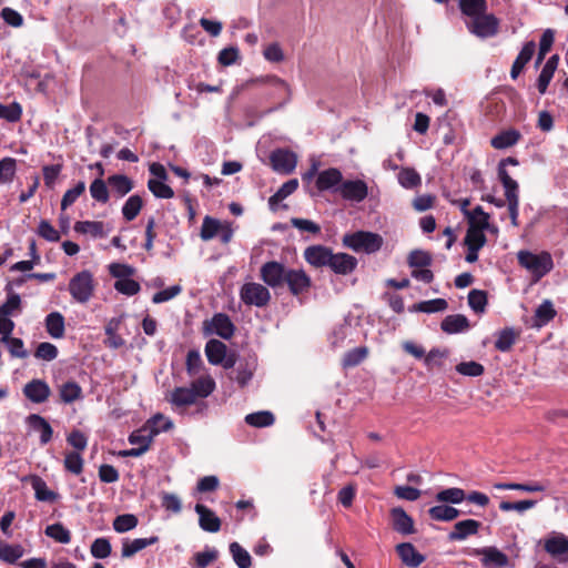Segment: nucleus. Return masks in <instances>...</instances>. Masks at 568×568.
<instances>
[{"label":"nucleus","instance_id":"obj_1","mask_svg":"<svg viewBox=\"0 0 568 568\" xmlns=\"http://www.w3.org/2000/svg\"><path fill=\"white\" fill-rule=\"evenodd\" d=\"M518 264L525 268L534 282L540 281L554 268V260L549 252L534 253L528 250L517 252Z\"/></svg>","mask_w":568,"mask_h":568},{"label":"nucleus","instance_id":"obj_2","mask_svg":"<svg viewBox=\"0 0 568 568\" xmlns=\"http://www.w3.org/2000/svg\"><path fill=\"white\" fill-rule=\"evenodd\" d=\"M384 244L382 235L369 231H356L343 236V245L357 253L374 254Z\"/></svg>","mask_w":568,"mask_h":568},{"label":"nucleus","instance_id":"obj_3","mask_svg":"<svg viewBox=\"0 0 568 568\" xmlns=\"http://www.w3.org/2000/svg\"><path fill=\"white\" fill-rule=\"evenodd\" d=\"M94 290V277L88 270L78 272L69 281L68 291L73 301L79 304H87L92 298Z\"/></svg>","mask_w":568,"mask_h":568},{"label":"nucleus","instance_id":"obj_4","mask_svg":"<svg viewBox=\"0 0 568 568\" xmlns=\"http://www.w3.org/2000/svg\"><path fill=\"white\" fill-rule=\"evenodd\" d=\"M467 30L481 39L496 36L499 29V20L493 13H480L466 21Z\"/></svg>","mask_w":568,"mask_h":568},{"label":"nucleus","instance_id":"obj_5","mask_svg":"<svg viewBox=\"0 0 568 568\" xmlns=\"http://www.w3.org/2000/svg\"><path fill=\"white\" fill-rule=\"evenodd\" d=\"M242 302L250 306L264 307L271 300L267 287L260 283H245L240 291Z\"/></svg>","mask_w":568,"mask_h":568},{"label":"nucleus","instance_id":"obj_6","mask_svg":"<svg viewBox=\"0 0 568 568\" xmlns=\"http://www.w3.org/2000/svg\"><path fill=\"white\" fill-rule=\"evenodd\" d=\"M469 556L481 557V565L486 568H501L509 564L508 556L495 546L471 548L467 551Z\"/></svg>","mask_w":568,"mask_h":568},{"label":"nucleus","instance_id":"obj_7","mask_svg":"<svg viewBox=\"0 0 568 568\" xmlns=\"http://www.w3.org/2000/svg\"><path fill=\"white\" fill-rule=\"evenodd\" d=\"M173 422L172 420H165L164 426H161L160 428L154 430H150L149 427L142 426L141 428L132 432L129 436V443L131 445H134L139 448H145V453L149 450L151 444L153 443V439L155 436H158L160 433L169 432L173 428Z\"/></svg>","mask_w":568,"mask_h":568},{"label":"nucleus","instance_id":"obj_8","mask_svg":"<svg viewBox=\"0 0 568 568\" xmlns=\"http://www.w3.org/2000/svg\"><path fill=\"white\" fill-rule=\"evenodd\" d=\"M338 194L345 201L361 203L368 195L367 183L363 180H343Z\"/></svg>","mask_w":568,"mask_h":568},{"label":"nucleus","instance_id":"obj_9","mask_svg":"<svg viewBox=\"0 0 568 568\" xmlns=\"http://www.w3.org/2000/svg\"><path fill=\"white\" fill-rule=\"evenodd\" d=\"M343 181V174L337 168H328L321 171L315 180V187L317 192L323 193L329 191L338 193Z\"/></svg>","mask_w":568,"mask_h":568},{"label":"nucleus","instance_id":"obj_10","mask_svg":"<svg viewBox=\"0 0 568 568\" xmlns=\"http://www.w3.org/2000/svg\"><path fill=\"white\" fill-rule=\"evenodd\" d=\"M270 162L275 172L290 174L296 168L297 156L287 149H275L270 155Z\"/></svg>","mask_w":568,"mask_h":568},{"label":"nucleus","instance_id":"obj_11","mask_svg":"<svg viewBox=\"0 0 568 568\" xmlns=\"http://www.w3.org/2000/svg\"><path fill=\"white\" fill-rule=\"evenodd\" d=\"M545 550L559 562H568V537L554 532L544 541Z\"/></svg>","mask_w":568,"mask_h":568},{"label":"nucleus","instance_id":"obj_12","mask_svg":"<svg viewBox=\"0 0 568 568\" xmlns=\"http://www.w3.org/2000/svg\"><path fill=\"white\" fill-rule=\"evenodd\" d=\"M284 283L287 284L291 294L294 296L307 293L312 286L311 277L301 268H288Z\"/></svg>","mask_w":568,"mask_h":568},{"label":"nucleus","instance_id":"obj_13","mask_svg":"<svg viewBox=\"0 0 568 568\" xmlns=\"http://www.w3.org/2000/svg\"><path fill=\"white\" fill-rule=\"evenodd\" d=\"M22 393L31 403L42 404L49 399L51 388L44 379L33 378L23 386Z\"/></svg>","mask_w":568,"mask_h":568},{"label":"nucleus","instance_id":"obj_14","mask_svg":"<svg viewBox=\"0 0 568 568\" xmlns=\"http://www.w3.org/2000/svg\"><path fill=\"white\" fill-rule=\"evenodd\" d=\"M287 270L278 262H267L261 267V277L268 286L278 287L284 284Z\"/></svg>","mask_w":568,"mask_h":568},{"label":"nucleus","instance_id":"obj_15","mask_svg":"<svg viewBox=\"0 0 568 568\" xmlns=\"http://www.w3.org/2000/svg\"><path fill=\"white\" fill-rule=\"evenodd\" d=\"M505 197L507 201L511 224L514 226H518L519 185L516 180H509L505 178Z\"/></svg>","mask_w":568,"mask_h":568},{"label":"nucleus","instance_id":"obj_16","mask_svg":"<svg viewBox=\"0 0 568 568\" xmlns=\"http://www.w3.org/2000/svg\"><path fill=\"white\" fill-rule=\"evenodd\" d=\"M207 329L223 339H231L235 333V325L227 314L216 313L210 321Z\"/></svg>","mask_w":568,"mask_h":568},{"label":"nucleus","instance_id":"obj_17","mask_svg":"<svg viewBox=\"0 0 568 568\" xmlns=\"http://www.w3.org/2000/svg\"><path fill=\"white\" fill-rule=\"evenodd\" d=\"M390 519L393 529L403 535L415 534L416 529L414 526L413 518L402 507H394L390 509Z\"/></svg>","mask_w":568,"mask_h":568},{"label":"nucleus","instance_id":"obj_18","mask_svg":"<svg viewBox=\"0 0 568 568\" xmlns=\"http://www.w3.org/2000/svg\"><path fill=\"white\" fill-rule=\"evenodd\" d=\"M332 254V250L324 245H312L305 248L304 258L315 267H323L329 265Z\"/></svg>","mask_w":568,"mask_h":568},{"label":"nucleus","instance_id":"obj_19","mask_svg":"<svg viewBox=\"0 0 568 568\" xmlns=\"http://www.w3.org/2000/svg\"><path fill=\"white\" fill-rule=\"evenodd\" d=\"M396 552L402 562L409 568H417L425 561V556L416 550L410 542H400L396 546Z\"/></svg>","mask_w":568,"mask_h":568},{"label":"nucleus","instance_id":"obj_20","mask_svg":"<svg viewBox=\"0 0 568 568\" xmlns=\"http://www.w3.org/2000/svg\"><path fill=\"white\" fill-rule=\"evenodd\" d=\"M194 510L199 515L201 529L207 532H217L221 529V519L212 509L202 504H196Z\"/></svg>","mask_w":568,"mask_h":568},{"label":"nucleus","instance_id":"obj_21","mask_svg":"<svg viewBox=\"0 0 568 568\" xmlns=\"http://www.w3.org/2000/svg\"><path fill=\"white\" fill-rule=\"evenodd\" d=\"M358 261L355 256L347 253L332 254L328 267L339 275L351 274L357 266Z\"/></svg>","mask_w":568,"mask_h":568},{"label":"nucleus","instance_id":"obj_22","mask_svg":"<svg viewBox=\"0 0 568 568\" xmlns=\"http://www.w3.org/2000/svg\"><path fill=\"white\" fill-rule=\"evenodd\" d=\"M28 427L40 434V444L47 445L53 436V429L49 422L39 414H31L26 418Z\"/></svg>","mask_w":568,"mask_h":568},{"label":"nucleus","instance_id":"obj_23","mask_svg":"<svg viewBox=\"0 0 568 568\" xmlns=\"http://www.w3.org/2000/svg\"><path fill=\"white\" fill-rule=\"evenodd\" d=\"M481 524L475 519H464L456 523L453 530L448 534L450 541L465 540L467 537L476 535Z\"/></svg>","mask_w":568,"mask_h":568},{"label":"nucleus","instance_id":"obj_24","mask_svg":"<svg viewBox=\"0 0 568 568\" xmlns=\"http://www.w3.org/2000/svg\"><path fill=\"white\" fill-rule=\"evenodd\" d=\"M470 327L468 318L463 314L447 315L440 323V328L446 334H459L468 331Z\"/></svg>","mask_w":568,"mask_h":568},{"label":"nucleus","instance_id":"obj_25","mask_svg":"<svg viewBox=\"0 0 568 568\" xmlns=\"http://www.w3.org/2000/svg\"><path fill=\"white\" fill-rule=\"evenodd\" d=\"M32 489L34 490L36 499L39 501L54 503L59 498V494L49 489L47 483L37 475L29 478Z\"/></svg>","mask_w":568,"mask_h":568},{"label":"nucleus","instance_id":"obj_26","mask_svg":"<svg viewBox=\"0 0 568 568\" xmlns=\"http://www.w3.org/2000/svg\"><path fill=\"white\" fill-rule=\"evenodd\" d=\"M557 315V311L550 300H545L540 305L537 306L534 314L532 326L541 328L551 322Z\"/></svg>","mask_w":568,"mask_h":568},{"label":"nucleus","instance_id":"obj_27","mask_svg":"<svg viewBox=\"0 0 568 568\" xmlns=\"http://www.w3.org/2000/svg\"><path fill=\"white\" fill-rule=\"evenodd\" d=\"M536 44L534 41H528L524 44L523 49L518 53L517 58L515 59L511 70H510V77L511 79H517L518 75L524 70L525 65L531 60L534 53H535Z\"/></svg>","mask_w":568,"mask_h":568},{"label":"nucleus","instance_id":"obj_28","mask_svg":"<svg viewBox=\"0 0 568 568\" xmlns=\"http://www.w3.org/2000/svg\"><path fill=\"white\" fill-rule=\"evenodd\" d=\"M168 400L172 406L183 408L195 404L196 398L191 387H175Z\"/></svg>","mask_w":568,"mask_h":568},{"label":"nucleus","instance_id":"obj_29","mask_svg":"<svg viewBox=\"0 0 568 568\" xmlns=\"http://www.w3.org/2000/svg\"><path fill=\"white\" fill-rule=\"evenodd\" d=\"M159 541L158 536H151L148 538H135L132 541L125 540L122 544V557L130 558L134 556L136 552L143 550L144 548L152 546Z\"/></svg>","mask_w":568,"mask_h":568},{"label":"nucleus","instance_id":"obj_30","mask_svg":"<svg viewBox=\"0 0 568 568\" xmlns=\"http://www.w3.org/2000/svg\"><path fill=\"white\" fill-rule=\"evenodd\" d=\"M59 397L63 404H72L83 399L82 387L74 381H68L59 386Z\"/></svg>","mask_w":568,"mask_h":568},{"label":"nucleus","instance_id":"obj_31","mask_svg":"<svg viewBox=\"0 0 568 568\" xmlns=\"http://www.w3.org/2000/svg\"><path fill=\"white\" fill-rule=\"evenodd\" d=\"M205 355L210 364L221 365L226 357V345L219 339H210L205 345Z\"/></svg>","mask_w":568,"mask_h":568},{"label":"nucleus","instance_id":"obj_32","mask_svg":"<svg viewBox=\"0 0 568 568\" xmlns=\"http://www.w3.org/2000/svg\"><path fill=\"white\" fill-rule=\"evenodd\" d=\"M121 324V318H111L104 327L106 339L104 341L105 346L112 349H118L125 344V341L116 333Z\"/></svg>","mask_w":568,"mask_h":568},{"label":"nucleus","instance_id":"obj_33","mask_svg":"<svg viewBox=\"0 0 568 568\" xmlns=\"http://www.w3.org/2000/svg\"><path fill=\"white\" fill-rule=\"evenodd\" d=\"M45 329L52 338H62L64 336L65 324L64 317L59 312H51L47 315Z\"/></svg>","mask_w":568,"mask_h":568},{"label":"nucleus","instance_id":"obj_34","mask_svg":"<svg viewBox=\"0 0 568 568\" xmlns=\"http://www.w3.org/2000/svg\"><path fill=\"white\" fill-rule=\"evenodd\" d=\"M520 138H521V134L519 131H517L515 129H509V130L501 131L500 133L495 135L491 139L490 143H491L493 148H495L497 150H504V149L515 145L519 141Z\"/></svg>","mask_w":568,"mask_h":568},{"label":"nucleus","instance_id":"obj_35","mask_svg":"<svg viewBox=\"0 0 568 568\" xmlns=\"http://www.w3.org/2000/svg\"><path fill=\"white\" fill-rule=\"evenodd\" d=\"M74 231L81 234H90L94 239L106 236L104 223L100 221H79L74 224Z\"/></svg>","mask_w":568,"mask_h":568},{"label":"nucleus","instance_id":"obj_36","mask_svg":"<svg viewBox=\"0 0 568 568\" xmlns=\"http://www.w3.org/2000/svg\"><path fill=\"white\" fill-rule=\"evenodd\" d=\"M108 185L111 191L122 197L133 189V182L123 174H113L108 178Z\"/></svg>","mask_w":568,"mask_h":568},{"label":"nucleus","instance_id":"obj_37","mask_svg":"<svg viewBox=\"0 0 568 568\" xmlns=\"http://www.w3.org/2000/svg\"><path fill=\"white\" fill-rule=\"evenodd\" d=\"M428 515L433 520L452 521L460 515V511L449 505H437L428 509Z\"/></svg>","mask_w":568,"mask_h":568},{"label":"nucleus","instance_id":"obj_38","mask_svg":"<svg viewBox=\"0 0 568 568\" xmlns=\"http://www.w3.org/2000/svg\"><path fill=\"white\" fill-rule=\"evenodd\" d=\"M464 214L468 219L469 227L480 229L481 231L490 227L489 214L484 212L481 206L477 205L471 211H464Z\"/></svg>","mask_w":568,"mask_h":568},{"label":"nucleus","instance_id":"obj_39","mask_svg":"<svg viewBox=\"0 0 568 568\" xmlns=\"http://www.w3.org/2000/svg\"><path fill=\"white\" fill-rule=\"evenodd\" d=\"M195 398H206L215 389V382L211 376H202L191 383Z\"/></svg>","mask_w":568,"mask_h":568},{"label":"nucleus","instance_id":"obj_40","mask_svg":"<svg viewBox=\"0 0 568 568\" xmlns=\"http://www.w3.org/2000/svg\"><path fill=\"white\" fill-rule=\"evenodd\" d=\"M459 10L469 19L487 11L486 0H457Z\"/></svg>","mask_w":568,"mask_h":568},{"label":"nucleus","instance_id":"obj_41","mask_svg":"<svg viewBox=\"0 0 568 568\" xmlns=\"http://www.w3.org/2000/svg\"><path fill=\"white\" fill-rule=\"evenodd\" d=\"M298 187L297 179H291L282 184V186L268 199V205L275 210V205L293 194Z\"/></svg>","mask_w":568,"mask_h":568},{"label":"nucleus","instance_id":"obj_42","mask_svg":"<svg viewBox=\"0 0 568 568\" xmlns=\"http://www.w3.org/2000/svg\"><path fill=\"white\" fill-rule=\"evenodd\" d=\"M24 554L21 545L0 544V561L14 565Z\"/></svg>","mask_w":568,"mask_h":568},{"label":"nucleus","instance_id":"obj_43","mask_svg":"<svg viewBox=\"0 0 568 568\" xmlns=\"http://www.w3.org/2000/svg\"><path fill=\"white\" fill-rule=\"evenodd\" d=\"M6 291L7 300L0 305V315L10 316L14 315L21 308V297L18 293L11 292L10 285H7Z\"/></svg>","mask_w":568,"mask_h":568},{"label":"nucleus","instance_id":"obj_44","mask_svg":"<svg viewBox=\"0 0 568 568\" xmlns=\"http://www.w3.org/2000/svg\"><path fill=\"white\" fill-rule=\"evenodd\" d=\"M245 422L252 427L262 428L272 426L275 422V417L268 410H261L247 414L245 416Z\"/></svg>","mask_w":568,"mask_h":568},{"label":"nucleus","instance_id":"obj_45","mask_svg":"<svg viewBox=\"0 0 568 568\" xmlns=\"http://www.w3.org/2000/svg\"><path fill=\"white\" fill-rule=\"evenodd\" d=\"M466 493L458 487L446 488L436 494V500L439 503H447L457 505L465 500Z\"/></svg>","mask_w":568,"mask_h":568},{"label":"nucleus","instance_id":"obj_46","mask_svg":"<svg viewBox=\"0 0 568 568\" xmlns=\"http://www.w3.org/2000/svg\"><path fill=\"white\" fill-rule=\"evenodd\" d=\"M229 548L232 558L239 568H251L252 557L246 549L236 541L231 542Z\"/></svg>","mask_w":568,"mask_h":568},{"label":"nucleus","instance_id":"obj_47","mask_svg":"<svg viewBox=\"0 0 568 568\" xmlns=\"http://www.w3.org/2000/svg\"><path fill=\"white\" fill-rule=\"evenodd\" d=\"M398 183L405 189H415L422 183L420 175L413 168H403L400 169L398 175Z\"/></svg>","mask_w":568,"mask_h":568},{"label":"nucleus","instance_id":"obj_48","mask_svg":"<svg viewBox=\"0 0 568 568\" xmlns=\"http://www.w3.org/2000/svg\"><path fill=\"white\" fill-rule=\"evenodd\" d=\"M142 206H143V201H142L141 196L138 194L131 195L122 206L123 217L128 222L133 221L139 215Z\"/></svg>","mask_w":568,"mask_h":568},{"label":"nucleus","instance_id":"obj_49","mask_svg":"<svg viewBox=\"0 0 568 568\" xmlns=\"http://www.w3.org/2000/svg\"><path fill=\"white\" fill-rule=\"evenodd\" d=\"M448 303L445 298H434L429 301H423L413 306V311L422 312V313H438L447 310Z\"/></svg>","mask_w":568,"mask_h":568},{"label":"nucleus","instance_id":"obj_50","mask_svg":"<svg viewBox=\"0 0 568 568\" xmlns=\"http://www.w3.org/2000/svg\"><path fill=\"white\" fill-rule=\"evenodd\" d=\"M488 303L487 293L481 290H471L468 293V305L476 314H483Z\"/></svg>","mask_w":568,"mask_h":568},{"label":"nucleus","instance_id":"obj_51","mask_svg":"<svg viewBox=\"0 0 568 568\" xmlns=\"http://www.w3.org/2000/svg\"><path fill=\"white\" fill-rule=\"evenodd\" d=\"M0 342L7 346L9 353L12 357H18V358L28 357V352L24 348V343L21 338L12 337L11 335H9L6 337H1Z\"/></svg>","mask_w":568,"mask_h":568},{"label":"nucleus","instance_id":"obj_52","mask_svg":"<svg viewBox=\"0 0 568 568\" xmlns=\"http://www.w3.org/2000/svg\"><path fill=\"white\" fill-rule=\"evenodd\" d=\"M516 336L517 335L511 327L501 329L497 335V339L495 341V348L499 352H508L515 344Z\"/></svg>","mask_w":568,"mask_h":568},{"label":"nucleus","instance_id":"obj_53","mask_svg":"<svg viewBox=\"0 0 568 568\" xmlns=\"http://www.w3.org/2000/svg\"><path fill=\"white\" fill-rule=\"evenodd\" d=\"M17 172V160L6 156L0 160V184L12 182Z\"/></svg>","mask_w":568,"mask_h":568},{"label":"nucleus","instance_id":"obj_54","mask_svg":"<svg viewBox=\"0 0 568 568\" xmlns=\"http://www.w3.org/2000/svg\"><path fill=\"white\" fill-rule=\"evenodd\" d=\"M139 524V520L133 514L119 515L113 520V529L116 532L123 534L134 529Z\"/></svg>","mask_w":568,"mask_h":568},{"label":"nucleus","instance_id":"obj_55","mask_svg":"<svg viewBox=\"0 0 568 568\" xmlns=\"http://www.w3.org/2000/svg\"><path fill=\"white\" fill-rule=\"evenodd\" d=\"M222 223L214 217L205 216L202 222L200 236L203 241H210L217 236Z\"/></svg>","mask_w":568,"mask_h":568},{"label":"nucleus","instance_id":"obj_56","mask_svg":"<svg viewBox=\"0 0 568 568\" xmlns=\"http://www.w3.org/2000/svg\"><path fill=\"white\" fill-rule=\"evenodd\" d=\"M407 263L412 268L429 267L433 263V258L426 251L414 250L409 253Z\"/></svg>","mask_w":568,"mask_h":568},{"label":"nucleus","instance_id":"obj_57","mask_svg":"<svg viewBox=\"0 0 568 568\" xmlns=\"http://www.w3.org/2000/svg\"><path fill=\"white\" fill-rule=\"evenodd\" d=\"M45 535L61 544H69L71 540L70 530L60 523L47 526Z\"/></svg>","mask_w":568,"mask_h":568},{"label":"nucleus","instance_id":"obj_58","mask_svg":"<svg viewBox=\"0 0 568 568\" xmlns=\"http://www.w3.org/2000/svg\"><path fill=\"white\" fill-rule=\"evenodd\" d=\"M92 557L97 559H104L111 555L112 547L111 542L105 537H99L93 540L90 548Z\"/></svg>","mask_w":568,"mask_h":568},{"label":"nucleus","instance_id":"obj_59","mask_svg":"<svg viewBox=\"0 0 568 568\" xmlns=\"http://www.w3.org/2000/svg\"><path fill=\"white\" fill-rule=\"evenodd\" d=\"M448 355L449 351L447 348H432L428 354L425 355L424 364L428 369L440 367L443 365V361L447 358Z\"/></svg>","mask_w":568,"mask_h":568},{"label":"nucleus","instance_id":"obj_60","mask_svg":"<svg viewBox=\"0 0 568 568\" xmlns=\"http://www.w3.org/2000/svg\"><path fill=\"white\" fill-rule=\"evenodd\" d=\"M148 187L158 199H172L174 192L170 185L160 180H149Z\"/></svg>","mask_w":568,"mask_h":568},{"label":"nucleus","instance_id":"obj_61","mask_svg":"<svg viewBox=\"0 0 568 568\" xmlns=\"http://www.w3.org/2000/svg\"><path fill=\"white\" fill-rule=\"evenodd\" d=\"M22 115V108L18 102L10 104L0 103V119L7 120L8 122H18Z\"/></svg>","mask_w":568,"mask_h":568},{"label":"nucleus","instance_id":"obj_62","mask_svg":"<svg viewBox=\"0 0 568 568\" xmlns=\"http://www.w3.org/2000/svg\"><path fill=\"white\" fill-rule=\"evenodd\" d=\"M84 191L85 183L83 181H79L72 189H69L62 196L61 210L64 211L71 206Z\"/></svg>","mask_w":568,"mask_h":568},{"label":"nucleus","instance_id":"obj_63","mask_svg":"<svg viewBox=\"0 0 568 568\" xmlns=\"http://www.w3.org/2000/svg\"><path fill=\"white\" fill-rule=\"evenodd\" d=\"M484 366L475 361L462 362L456 365V372L464 376L478 377L484 374Z\"/></svg>","mask_w":568,"mask_h":568},{"label":"nucleus","instance_id":"obj_64","mask_svg":"<svg viewBox=\"0 0 568 568\" xmlns=\"http://www.w3.org/2000/svg\"><path fill=\"white\" fill-rule=\"evenodd\" d=\"M91 196L100 203L109 201V191L106 183L102 179H95L90 185Z\"/></svg>","mask_w":568,"mask_h":568}]
</instances>
